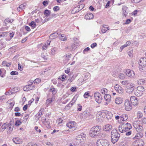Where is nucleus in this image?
I'll return each mask as SVG.
<instances>
[{"label":"nucleus","mask_w":146,"mask_h":146,"mask_svg":"<svg viewBox=\"0 0 146 146\" xmlns=\"http://www.w3.org/2000/svg\"><path fill=\"white\" fill-rule=\"evenodd\" d=\"M6 123V129L7 133L10 134L13 129V126L11 125L10 123Z\"/></svg>","instance_id":"9b49d317"},{"label":"nucleus","mask_w":146,"mask_h":146,"mask_svg":"<svg viewBox=\"0 0 146 146\" xmlns=\"http://www.w3.org/2000/svg\"><path fill=\"white\" fill-rule=\"evenodd\" d=\"M98 146H108L109 145L108 141L106 139H101L96 142Z\"/></svg>","instance_id":"7ed1b4c3"},{"label":"nucleus","mask_w":146,"mask_h":146,"mask_svg":"<svg viewBox=\"0 0 146 146\" xmlns=\"http://www.w3.org/2000/svg\"><path fill=\"white\" fill-rule=\"evenodd\" d=\"M137 133L136 134L135 137H143V134L141 131H137Z\"/></svg>","instance_id":"a19ab883"},{"label":"nucleus","mask_w":146,"mask_h":146,"mask_svg":"<svg viewBox=\"0 0 146 146\" xmlns=\"http://www.w3.org/2000/svg\"><path fill=\"white\" fill-rule=\"evenodd\" d=\"M84 146H95V145L93 143H89V144H86Z\"/></svg>","instance_id":"338daca9"},{"label":"nucleus","mask_w":146,"mask_h":146,"mask_svg":"<svg viewBox=\"0 0 146 146\" xmlns=\"http://www.w3.org/2000/svg\"><path fill=\"white\" fill-rule=\"evenodd\" d=\"M127 8L125 6H123L122 8V15H123L126 17L128 13Z\"/></svg>","instance_id":"aec40b11"},{"label":"nucleus","mask_w":146,"mask_h":146,"mask_svg":"<svg viewBox=\"0 0 146 146\" xmlns=\"http://www.w3.org/2000/svg\"><path fill=\"white\" fill-rule=\"evenodd\" d=\"M84 6V4H81L78 6V7L79 9H78V11L77 12H78L79 11H80L83 9Z\"/></svg>","instance_id":"09e8293b"},{"label":"nucleus","mask_w":146,"mask_h":146,"mask_svg":"<svg viewBox=\"0 0 146 146\" xmlns=\"http://www.w3.org/2000/svg\"><path fill=\"white\" fill-rule=\"evenodd\" d=\"M32 85L31 84H28V85L25 86L23 88V90L24 91H28L31 90H32L35 88V86H32L31 87V85Z\"/></svg>","instance_id":"f3484780"},{"label":"nucleus","mask_w":146,"mask_h":146,"mask_svg":"<svg viewBox=\"0 0 146 146\" xmlns=\"http://www.w3.org/2000/svg\"><path fill=\"white\" fill-rule=\"evenodd\" d=\"M122 126L123 128V130L125 132L129 131L132 128L131 124L128 123H125L122 124Z\"/></svg>","instance_id":"6e6552de"},{"label":"nucleus","mask_w":146,"mask_h":146,"mask_svg":"<svg viewBox=\"0 0 146 146\" xmlns=\"http://www.w3.org/2000/svg\"><path fill=\"white\" fill-rule=\"evenodd\" d=\"M52 102V101L50 99H49L47 100L46 101V104H49L51 103Z\"/></svg>","instance_id":"774afa93"},{"label":"nucleus","mask_w":146,"mask_h":146,"mask_svg":"<svg viewBox=\"0 0 146 146\" xmlns=\"http://www.w3.org/2000/svg\"><path fill=\"white\" fill-rule=\"evenodd\" d=\"M51 41V40H50L47 41L42 47V50H45L47 49V47L49 46Z\"/></svg>","instance_id":"6ab92c4d"},{"label":"nucleus","mask_w":146,"mask_h":146,"mask_svg":"<svg viewBox=\"0 0 146 146\" xmlns=\"http://www.w3.org/2000/svg\"><path fill=\"white\" fill-rule=\"evenodd\" d=\"M111 141L113 143H115L119 140V137H111Z\"/></svg>","instance_id":"f704fd0d"},{"label":"nucleus","mask_w":146,"mask_h":146,"mask_svg":"<svg viewBox=\"0 0 146 146\" xmlns=\"http://www.w3.org/2000/svg\"><path fill=\"white\" fill-rule=\"evenodd\" d=\"M56 51L54 49H51L50 53L52 55H54Z\"/></svg>","instance_id":"e2e57ef3"},{"label":"nucleus","mask_w":146,"mask_h":146,"mask_svg":"<svg viewBox=\"0 0 146 146\" xmlns=\"http://www.w3.org/2000/svg\"><path fill=\"white\" fill-rule=\"evenodd\" d=\"M123 101V98L119 97H117L115 98V102L116 104L119 105L122 103Z\"/></svg>","instance_id":"dca6fc26"},{"label":"nucleus","mask_w":146,"mask_h":146,"mask_svg":"<svg viewBox=\"0 0 146 146\" xmlns=\"http://www.w3.org/2000/svg\"><path fill=\"white\" fill-rule=\"evenodd\" d=\"M25 5L24 4H21L17 8V10L18 11H20L21 10H22L23 9H25Z\"/></svg>","instance_id":"cd10ccee"},{"label":"nucleus","mask_w":146,"mask_h":146,"mask_svg":"<svg viewBox=\"0 0 146 146\" xmlns=\"http://www.w3.org/2000/svg\"><path fill=\"white\" fill-rule=\"evenodd\" d=\"M29 25L31 26L32 29H34L36 27V24L34 21H31L30 23H29Z\"/></svg>","instance_id":"72a5a7b5"},{"label":"nucleus","mask_w":146,"mask_h":146,"mask_svg":"<svg viewBox=\"0 0 146 146\" xmlns=\"http://www.w3.org/2000/svg\"><path fill=\"white\" fill-rule=\"evenodd\" d=\"M107 90L105 88L102 89L101 90V93L103 94H105L107 92Z\"/></svg>","instance_id":"a18cd8bd"},{"label":"nucleus","mask_w":146,"mask_h":146,"mask_svg":"<svg viewBox=\"0 0 146 146\" xmlns=\"http://www.w3.org/2000/svg\"><path fill=\"white\" fill-rule=\"evenodd\" d=\"M135 146H143L144 144L143 141L140 138L137 139L133 143Z\"/></svg>","instance_id":"9d476101"},{"label":"nucleus","mask_w":146,"mask_h":146,"mask_svg":"<svg viewBox=\"0 0 146 146\" xmlns=\"http://www.w3.org/2000/svg\"><path fill=\"white\" fill-rule=\"evenodd\" d=\"M82 106L80 104H77V110L80 111L82 110Z\"/></svg>","instance_id":"603ef678"},{"label":"nucleus","mask_w":146,"mask_h":146,"mask_svg":"<svg viewBox=\"0 0 146 146\" xmlns=\"http://www.w3.org/2000/svg\"><path fill=\"white\" fill-rule=\"evenodd\" d=\"M44 109L43 108H41L38 113V115L40 116V117L41 115H42L43 113L44 112Z\"/></svg>","instance_id":"ea45409f"},{"label":"nucleus","mask_w":146,"mask_h":146,"mask_svg":"<svg viewBox=\"0 0 146 146\" xmlns=\"http://www.w3.org/2000/svg\"><path fill=\"white\" fill-rule=\"evenodd\" d=\"M111 137H112V136L117 137H120L119 134L116 131L115 132V133L112 131L111 132Z\"/></svg>","instance_id":"473e14b6"},{"label":"nucleus","mask_w":146,"mask_h":146,"mask_svg":"<svg viewBox=\"0 0 146 146\" xmlns=\"http://www.w3.org/2000/svg\"><path fill=\"white\" fill-rule=\"evenodd\" d=\"M26 146H38L33 143L30 142L28 143Z\"/></svg>","instance_id":"8fccbe9b"},{"label":"nucleus","mask_w":146,"mask_h":146,"mask_svg":"<svg viewBox=\"0 0 146 146\" xmlns=\"http://www.w3.org/2000/svg\"><path fill=\"white\" fill-rule=\"evenodd\" d=\"M21 122L19 120H17L15 123V125L17 126H19L21 124Z\"/></svg>","instance_id":"5fc2aeb1"},{"label":"nucleus","mask_w":146,"mask_h":146,"mask_svg":"<svg viewBox=\"0 0 146 146\" xmlns=\"http://www.w3.org/2000/svg\"><path fill=\"white\" fill-rule=\"evenodd\" d=\"M123 127H122V125H121V127H119V131L121 133H124L125 132V130H123Z\"/></svg>","instance_id":"052dcab7"},{"label":"nucleus","mask_w":146,"mask_h":146,"mask_svg":"<svg viewBox=\"0 0 146 146\" xmlns=\"http://www.w3.org/2000/svg\"><path fill=\"white\" fill-rule=\"evenodd\" d=\"M29 114H26L25 116L23 118V122L24 123H25L27 121V119L29 117Z\"/></svg>","instance_id":"c9c22d12"},{"label":"nucleus","mask_w":146,"mask_h":146,"mask_svg":"<svg viewBox=\"0 0 146 146\" xmlns=\"http://www.w3.org/2000/svg\"><path fill=\"white\" fill-rule=\"evenodd\" d=\"M95 100L98 103H100L102 101V98L100 93L98 92H95L94 94Z\"/></svg>","instance_id":"0eeeda50"},{"label":"nucleus","mask_w":146,"mask_h":146,"mask_svg":"<svg viewBox=\"0 0 146 146\" xmlns=\"http://www.w3.org/2000/svg\"><path fill=\"white\" fill-rule=\"evenodd\" d=\"M139 63L140 70L141 71L145 70L146 68V58L142 57L140 58Z\"/></svg>","instance_id":"f03ea898"},{"label":"nucleus","mask_w":146,"mask_h":146,"mask_svg":"<svg viewBox=\"0 0 146 146\" xmlns=\"http://www.w3.org/2000/svg\"><path fill=\"white\" fill-rule=\"evenodd\" d=\"M6 123H4L2 126L1 128V130L2 131H3L4 129H6Z\"/></svg>","instance_id":"864d4df0"},{"label":"nucleus","mask_w":146,"mask_h":146,"mask_svg":"<svg viewBox=\"0 0 146 146\" xmlns=\"http://www.w3.org/2000/svg\"><path fill=\"white\" fill-rule=\"evenodd\" d=\"M94 17L93 14L91 13L87 14L85 16V19L86 20H90L92 19Z\"/></svg>","instance_id":"412c9836"},{"label":"nucleus","mask_w":146,"mask_h":146,"mask_svg":"<svg viewBox=\"0 0 146 146\" xmlns=\"http://www.w3.org/2000/svg\"><path fill=\"white\" fill-rule=\"evenodd\" d=\"M104 99L106 101V104L108 105V103L111 101V96L109 94H105L104 96Z\"/></svg>","instance_id":"a211bd4d"},{"label":"nucleus","mask_w":146,"mask_h":146,"mask_svg":"<svg viewBox=\"0 0 146 146\" xmlns=\"http://www.w3.org/2000/svg\"><path fill=\"white\" fill-rule=\"evenodd\" d=\"M18 73L17 72L15 71H12L11 72L10 74L12 75H17Z\"/></svg>","instance_id":"13d9d810"},{"label":"nucleus","mask_w":146,"mask_h":146,"mask_svg":"<svg viewBox=\"0 0 146 146\" xmlns=\"http://www.w3.org/2000/svg\"><path fill=\"white\" fill-rule=\"evenodd\" d=\"M76 100V98H75V97H74V98L72 99V101L70 102L73 105L74 104V103L75 102Z\"/></svg>","instance_id":"bf43d9fd"},{"label":"nucleus","mask_w":146,"mask_h":146,"mask_svg":"<svg viewBox=\"0 0 146 146\" xmlns=\"http://www.w3.org/2000/svg\"><path fill=\"white\" fill-rule=\"evenodd\" d=\"M101 127L99 126H96L92 127L90 131V135L91 137L98 136L100 132Z\"/></svg>","instance_id":"f257e3e1"},{"label":"nucleus","mask_w":146,"mask_h":146,"mask_svg":"<svg viewBox=\"0 0 146 146\" xmlns=\"http://www.w3.org/2000/svg\"><path fill=\"white\" fill-rule=\"evenodd\" d=\"M71 54H66L65 56H64V58L65 57V58L66 59V60L67 61H68L69 60V58L71 57Z\"/></svg>","instance_id":"58836bf2"},{"label":"nucleus","mask_w":146,"mask_h":146,"mask_svg":"<svg viewBox=\"0 0 146 146\" xmlns=\"http://www.w3.org/2000/svg\"><path fill=\"white\" fill-rule=\"evenodd\" d=\"M134 93L136 96L138 97L141 96L142 94V93L137 89L135 90Z\"/></svg>","instance_id":"a878e982"},{"label":"nucleus","mask_w":146,"mask_h":146,"mask_svg":"<svg viewBox=\"0 0 146 146\" xmlns=\"http://www.w3.org/2000/svg\"><path fill=\"white\" fill-rule=\"evenodd\" d=\"M118 77L119 78L121 79H124L125 78V75L121 73L118 74Z\"/></svg>","instance_id":"79ce46f5"},{"label":"nucleus","mask_w":146,"mask_h":146,"mask_svg":"<svg viewBox=\"0 0 146 146\" xmlns=\"http://www.w3.org/2000/svg\"><path fill=\"white\" fill-rule=\"evenodd\" d=\"M125 73L129 77H131L135 75L134 72L132 70L127 69L125 72Z\"/></svg>","instance_id":"4468645a"},{"label":"nucleus","mask_w":146,"mask_h":146,"mask_svg":"<svg viewBox=\"0 0 146 146\" xmlns=\"http://www.w3.org/2000/svg\"><path fill=\"white\" fill-rule=\"evenodd\" d=\"M60 35V34L59 33H58V32H56L51 34L49 36V38L51 39H53L56 38L58 35Z\"/></svg>","instance_id":"4be33fe9"},{"label":"nucleus","mask_w":146,"mask_h":146,"mask_svg":"<svg viewBox=\"0 0 146 146\" xmlns=\"http://www.w3.org/2000/svg\"><path fill=\"white\" fill-rule=\"evenodd\" d=\"M73 105L70 102L65 107V109L66 110H68Z\"/></svg>","instance_id":"de8ad7c7"},{"label":"nucleus","mask_w":146,"mask_h":146,"mask_svg":"<svg viewBox=\"0 0 146 146\" xmlns=\"http://www.w3.org/2000/svg\"><path fill=\"white\" fill-rule=\"evenodd\" d=\"M13 142L17 144H20L23 142L22 140L20 137H14L13 139Z\"/></svg>","instance_id":"2eb2a0df"},{"label":"nucleus","mask_w":146,"mask_h":146,"mask_svg":"<svg viewBox=\"0 0 146 146\" xmlns=\"http://www.w3.org/2000/svg\"><path fill=\"white\" fill-rule=\"evenodd\" d=\"M145 82V80L143 79H141L138 80L137 81V83L139 85H143Z\"/></svg>","instance_id":"c85d7f7f"},{"label":"nucleus","mask_w":146,"mask_h":146,"mask_svg":"<svg viewBox=\"0 0 146 146\" xmlns=\"http://www.w3.org/2000/svg\"><path fill=\"white\" fill-rule=\"evenodd\" d=\"M114 115L115 116V118L116 120H119L120 119V117L119 116L117 115V114H116L115 113Z\"/></svg>","instance_id":"69168bd1"},{"label":"nucleus","mask_w":146,"mask_h":146,"mask_svg":"<svg viewBox=\"0 0 146 146\" xmlns=\"http://www.w3.org/2000/svg\"><path fill=\"white\" fill-rule=\"evenodd\" d=\"M128 118V116L126 114L122 113L121 115L120 119L123 121H124L126 120Z\"/></svg>","instance_id":"5701e85b"},{"label":"nucleus","mask_w":146,"mask_h":146,"mask_svg":"<svg viewBox=\"0 0 146 146\" xmlns=\"http://www.w3.org/2000/svg\"><path fill=\"white\" fill-rule=\"evenodd\" d=\"M50 92H52L54 95L56 92V90L55 88H51L50 90Z\"/></svg>","instance_id":"3c124183"},{"label":"nucleus","mask_w":146,"mask_h":146,"mask_svg":"<svg viewBox=\"0 0 146 146\" xmlns=\"http://www.w3.org/2000/svg\"><path fill=\"white\" fill-rule=\"evenodd\" d=\"M133 126L137 131H141L143 129L142 124L137 122L133 123Z\"/></svg>","instance_id":"39448f33"},{"label":"nucleus","mask_w":146,"mask_h":146,"mask_svg":"<svg viewBox=\"0 0 146 146\" xmlns=\"http://www.w3.org/2000/svg\"><path fill=\"white\" fill-rule=\"evenodd\" d=\"M8 32H3L0 33V38L1 37H4L6 36Z\"/></svg>","instance_id":"e433bc0d"},{"label":"nucleus","mask_w":146,"mask_h":146,"mask_svg":"<svg viewBox=\"0 0 146 146\" xmlns=\"http://www.w3.org/2000/svg\"><path fill=\"white\" fill-rule=\"evenodd\" d=\"M115 90L120 94H122L124 92L123 89L119 85L116 84L115 86Z\"/></svg>","instance_id":"f8f14e48"},{"label":"nucleus","mask_w":146,"mask_h":146,"mask_svg":"<svg viewBox=\"0 0 146 146\" xmlns=\"http://www.w3.org/2000/svg\"><path fill=\"white\" fill-rule=\"evenodd\" d=\"M60 39L61 40L65 41L67 40V38L64 34H62L59 36Z\"/></svg>","instance_id":"bb28decb"},{"label":"nucleus","mask_w":146,"mask_h":146,"mask_svg":"<svg viewBox=\"0 0 146 146\" xmlns=\"http://www.w3.org/2000/svg\"><path fill=\"white\" fill-rule=\"evenodd\" d=\"M13 21V19H10L9 18H7L5 20L4 22L6 24L7 23H11Z\"/></svg>","instance_id":"4c0bfd02"},{"label":"nucleus","mask_w":146,"mask_h":146,"mask_svg":"<svg viewBox=\"0 0 146 146\" xmlns=\"http://www.w3.org/2000/svg\"><path fill=\"white\" fill-rule=\"evenodd\" d=\"M137 89L138 90L140 91L142 93V92L144 90V87L142 86H139L137 88Z\"/></svg>","instance_id":"c03bdc74"},{"label":"nucleus","mask_w":146,"mask_h":146,"mask_svg":"<svg viewBox=\"0 0 146 146\" xmlns=\"http://www.w3.org/2000/svg\"><path fill=\"white\" fill-rule=\"evenodd\" d=\"M130 101L132 104L134 106H136L138 104V100L137 98L135 96H131L130 98Z\"/></svg>","instance_id":"ddd939ff"},{"label":"nucleus","mask_w":146,"mask_h":146,"mask_svg":"<svg viewBox=\"0 0 146 146\" xmlns=\"http://www.w3.org/2000/svg\"><path fill=\"white\" fill-rule=\"evenodd\" d=\"M42 122L44 123V124L45 125H48V126H49L48 125V121H46V119L44 117H42Z\"/></svg>","instance_id":"37998d69"},{"label":"nucleus","mask_w":146,"mask_h":146,"mask_svg":"<svg viewBox=\"0 0 146 146\" xmlns=\"http://www.w3.org/2000/svg\"><path fill=\"white\" fill-rule=\"evenodd\" d=\"M44 13L46 16L47 17L50 15L51 12L50 11L48 10H46L44 11Z\"/></svg>","instance_id":"2f4dec72"},{"label":"nucleus","mask_w":146,"mask_h":146,"mask_svg":"<svg viewBox=\"0 0 146 146\" xmlns=\"http://www.w3.org/2000/svg\"><path fill=\"white\" fill-rule=\"evenodd\" d=\"M125 108L127 111H129L132 109V105L130 101L128 99H126L125 101Z\"/></svg>","instance_id":"423d86ee"},{"label":"nucleus","mask_w":146,"mask_h":146,"mask_svg":"<svg viewBox=\"0 0 146 146\" xmlns=\"http://www.w3.org/2000/svg\"><path fill=\"white\" fill-rule=\"evenodd\" d=\"M121 83L123 85H124L126 86L129 85V84L131 83L128 80H124L121 82Z\"/></svg>","instance_id":"c756f323"},{"label":"nucleus","mask_w":146,"mask_h":146,"mask_svg":"<svg viewBox=\"0 0 146 146\" xmlns=\"http://www.w3.org/2000/svg\"><path fill=\"white\" fill-rule=\"evenodd\" d=\"M40 80L39 78H38L35 80L33 81V82L34 83H39L40 82Z\"/></svg>","instance_id":"4d7b16f0"},{"label":"nucleus","mask_w":146,"mask_h":146,"mask_svg":"<svg viewBox=\"0 0 146 146\" xmlns=\"http://www.w3.org/2000/svg\"><path fill=\"white\" fill-rule=\"evenodd\" d=\"M2 65L4 66L9 67L11 65V63H8L6 61H4L2 62Z\"/></svg>","instance_id":"7c9ffc66"},{"label":"nucleus","mask_w":146,"mask_h":146,"mask_svg":"<svg viewBox=\"0 0 146 146\" xmlns=\"http://www.w3.org/2000/svg\"><path fill=\"white\" fill-rule=\"evenodd\" d=\"M106 25H104L103 26L101 30L102 33H105L107 30H109V27H106Z\"/></svg>","instance_id":"b1692460"},{"label":"nucleus","mask_w":146,"mask_h":146,"mask_svg":"<svg viewBox=\"0 0 146 146\" xmlns=\"http://www.w3.org/2000/svg\"><path fill=\"white\" fill-rule=\"evenodd\" d=\"M134 86V85L131 83L129 84V85L126 86V92L129 94H131L133 92Z\"/></svg>","instance_id":"1a4fd4ad"},{"label":"nucleus","mask_w":146,"mask_h":146,"mask_svg":"<svg viewBox=\"0 0 146 146\" xmlns=\"http://www.w3.org/2000/svg\"><path fill=\"white\" fill-rule=\"evenodd\" d=\"M59 7L57 6L54 7L53 8V10L55 11H56L59 10Z\"/></svg>","instance_id":"680f3d73"},{"label":"nucleus","mask_w":146,"mask_h":146,"mask_svg":"<svg viewBox=\"0 0 146 146\" xmlns=\"http://www.w3.org/2000/svg\"><path fill=\"white\" fill-rule=\"evenodd\" d=\"M112 128V126L111 125L108 124L106 125L104 128V130L105 131H109L111 130Z\"/></svg>","instance_id":"393cba45"},{"label":"nucleus","mask_w":146,"mask_h":146,"mask_svg":"<svg viewBox=\"0 0 146 146\" xmlns=\"http://www.w3.org/2000/svg\"><path fill=\"white\" fill-rule=\"evenodd\" d=\"M108 114L109 115H106V117L108 119H109L111 118L112 117V115L111 114V112H110L109 113H108Z\"/></svg>","instance_id":"6e6d98bb"},{"label":"nucleus","mask_w":146,"mask_h":146,"mask_svg":"<svg viewBox=\"0 0 146 146\" xmlns=\"http://www.w3.org/2000/svg\"><path fill=\"white\" fill-rule=\"evenodd\" d=\"M137 117L138 118H140L143 116V114L140 111H138L137 113Z\"/></svg>","instance_id":"49530a36"},{"label":"nucleus","mask_w":146,"mask_h":146,"mask_svg":"<svg viewBox=\"0 0 146 146\" xmlns=\"http://www.w3.org/2000/svg\"><path fill=\"white\" fill-rule=\"evenodd\" d=\"M89 96V94L87 92H86L84 94V96L85 98H87Z\"/></svg>","instance_id":"0e129e2a"},{"label":"nucleus","mask_w":146,"mask_h":146,"mask_svg":"<svg viewBox=\"0 0 146 146\" xmlns=\"http://www.w3.org/2000/svg\"><path fill=\"white\" fill-rule=\"evenodd\" d=\"M76 123L74 121H70L66 124V126L69 128L70 131H73L75 130L76 128Z\"/></svg>","instance_id":"20e7f679"}]
</instances>
